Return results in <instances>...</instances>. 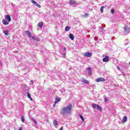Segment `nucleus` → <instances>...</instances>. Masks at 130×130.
I'll return each instance as SVG.
<instances>
[{"mask_svg":"<svg viewBox=\"0 0 130 130\" xmlns=\"http://www.w3.org/2000/svg\"><path fill=\"white\" fill-rule=\"evenodd\" d=\"M111 12L112 14H114V9H111Z\"/></svg>","mask_w":130,"mask_h":130,"instance_id":"a878e982","label":"nucleus"},{"mask_svg":"<svg viewBox=\"0 0 130 130\" xmlns=\"http://www.w3.org/2000/svg\"><path fill=\"white\" fill-rule=\"evenodd\" d=\"M127 120V117H126V116H124L123 118V119H122V122H126V121Z\"/></svg>","mask_w":130,"mask_h":130,"instance_id":"2eb2a0df","label":"nucleus"},{"mask_svg":"<svg viewBox=\"0 0 130 130\" xmlns=\"http://www.w3.org/2000/svg\"><path fill=\"white\" fill-rule=\"evenodd\" d=\"M96 108L98 110H99V111H101V112L102 111V108H101L99 105H98Z\"/></svg>","mask_w":130,"mask_h":130,"instance_id":"4468645a","label":"nucleus"},{"mask_svg":"<svg viewBox=\"0 0 130 130\" xmlns=\"http://www.w3.org/2000/svg\"><path fill=\"white\" fill-rule=\"evenodd\" d=\"M31 37L34 40H37V41H38L39 40V39H38V38L36 37L35 36H31Z\"/></svg>","mask_w":130,"mask_h":130,"instance_id":"f3484780","label":"nucleus"},{"mask_svg":"<svg viewBox=\"0 0 130 130\" xmlns=\"http://www.w3.org/2000/svg\"><path fill=\"white\" fill-rule=\"evenodd\" d=\"M87 71L88 72V75H90V76H91V75H92V71L91 70V68H87Z\"/></svg>","mask_w":130,"mask_h":130,"instance_id":"f8f14e48","label":"nucleus"},{"mask_svg":"<svg viewBox=\"0 0 130 130\" xmlns=\"http://www.w3.org/2000/svg\"><path fill=\"white\" fill-rule=\"evenodd\" d=\"M104 9V6H102L101 8V13H103V10Z\"/></svg>","mask_w":130,"mask_h":130,"instance_id":"4be33fe9","label":"nucleus"},{"mask_svg":"<svg viewBox=\"0 0 130 130\" xmlns=\"http://www.w3.org/2000/svg\"><path fill=\"white\" fill-rule=\"evenodd\" d=\"M63 127H61V128H60L59 130H63Z\"/></svg>","mask_w":130,"mask_h":130,"instance_id":"cd10ccee","label":"nucleus"},{"mask_svg":"<svg viewBox=\"0 0 130 130\" xmlns=\"http://www.w3.org/2000/svg\"><path fill=\"white\" fill-rule=\"evenodd\" d=\"M27 95L28 98H29V99L30 100V101H33V99H32V98H31V94H30V93H29V92L27 93Z\"/></svg>","mask_w":130,"mask_h":130,"instance_id":"9b49d317","label":"nucleus"},{"mask_svg":"<svg viewBox=\"0 0 130 130\" xmlns=\"http://www.w3.org/2000/svg\"><path fill=\"white\" fill-rule=\"evenodd\" d=\"M55 104H55V102H54V107H55Z\"/></svg>","mask_w":130,"mask_h":130,"instance_id":"7c9ffc66","label":"nucleus"},{"mask_svg":"<svg viewBox=\"0 0 130 130\" xmlns=\"http://www.w3.org/2000/svg\"><path fill=\"white\" fill-rule=\"evenodd\" d=\"M21 120L23 122H24L25 121V119L24 118V116H21Z\"/></svg>","mask_w":130,"mask_h":130,"instance_id":"b1692460","label":"nucleus"},{"mask_svg":"<svg viewBox=\"0 0 130 130\" xmlns=\"http://www.w3.org/2000/svg\"><path fill=\"white\" fill-rule=\"evenodd\" d=\"M70 30H71V28H70V27L69 26H66L65 28V30L68 32V31H70Z\"/></svg>","mask_w":130,"mask_h":130,"instance_id":"aec40b11","label":"nucleus"},{"mask_svg":"<svg viewBox=\"0 0 130 130\" xmlns=\"http://www.w3.org/2000/svg\"><path fill=\"white\" fill-rule=\"evenodd\" d=\"M69 4L70 5H76V4H77V2H76V1L75 0H71L69 2Z\"/></svg>","mask_w":130,"mask_h":130,"instance_id":"0eeeda50","label":"nucleus"},{"mask_svg":"<svg viewBox=\"0 0 130 130\" xmlns=\"http://www.w3.org/2000/svg\"><path fill=\"white\" fill-rule=\"evenodd\" d=\"M53 124H54V125H57V124H58L57 121L54 120L53 121Z\"/></svg>","mask_w":130,"mask_h":130,"instance_id":"412c9836","label":"nucleus"},{"mask_svg":"<svg viewBox=\"0 0 130 130\" xmlns=\"http://www.w3.org/2000/svg\"><path fill=\"white\" fill-rule=\"evenodd\" d=\"M92 106L94 109H95V108H97V106H98V105H96L95 104H92Z\"/></svg>","mask_w":130,"mask_h":130,"instance_id":"a211bd4d","label":"nucleus"},{"mask_svg":"<svg viewBox=\"0 0 130 130\" xmlns=\"http://www.w3.org/2000/svg\"><path fill=\"white\" fill-rule=\"evenodd\" d=\"M124 30H125V31H127V30H126V27H124Z\"/></svg>","mask_w":130,"mask_h":130,"instance_id":"c756f323","label":"nucleus"},{"mask_svg":"<svg viewBox=\"0 0 130 130\" xmlns=\"http://www.w3.org/2000/svg\"><path fill=\"white\" fill-rule=\"evenodd\" d=\"M79 116L80 118L82 119V121H84V117H83V116H82V115H79Z\"/></svg>","mask_w":130,"mask_h":130,"instance_id":"5701e85b","label":"nucleus"},{"mask_svg":"<svg viewBox=\"0 0 130 130\" xmlns=\"http://www.w3.org/2000/svg\"><path fill=\"white\" fill-rule=\"evenodd\" d=\"M82 83H84V84H86L87 85H89V81L85 79L82 80Z\"/></svg>","mask_w":130,"mask_h":130,"instance_id":"9d476101","label":"nucleus"},{"mask_svg":"<svg viewBox=\"0 0 130 130\" xmlns=\"http://www.w3.org/2000/svg\"><path fill=\"white\" fill-rule=\"evenodd\" d=\"M19 130H22V128H20L19 129Z\"/></svg>","mask_w":130,"mask_h":130,"instance_id":"2f4dec72","label":"nucleus"},{"mask_svg":"<svg viewBox=\"0 0 130 130\" xmlns=\"http://www.w3.org/2000/svg\"><path fill=\"white\" fill-rule=\"evenodd\" d=\"M43 25V22H40L38 23V26L39 27V28H41L42 27V25Z\"/></svg>","mask_w":130,"mask_h":130,"instance_id":"dca6fc26","label":"nucleus"},{"mask_svg":"<svg viewBox=\"0 0 130 130\" xmlns=\"http://www.w3.org/2000/svg\"><path fill=\"white\" fill-rule=\"evenodd\" d=\"M5 19H3V23L4 25H9V22H11V16H10V15H7L5 16ZM6 20H7L8 21V22H7V21H6Z\"/></svg>","mask_w":130,"mask_h":130,"instance_id":"f03ea898","label":"nucleus"},{"mask_svg":"<svg viewBox=\"0 0 130 130\" xmlns=\"http://www.w3.org/2000/svg\"><path fill=\"white\" fill-rule=\"evenodd\" d=\"M117 69L118 70V71H120V68H119V67L117 66Z\"/></svg>","mask_w":130,"mask_h":130,"instance_id":"bb28decb","label":"nucleus"},{"mask_svg":"<svg viewBox=\"0 0 130 130\" xmlns=\"http://www.w3.org/2000/svg\"><path fill=\"white\" fill-rule=\"evenodd\" d=\"M72 110V104H69L68 106L62 109V111L63 115L64 114H70Z\"/></svg>","mask_w":130,"mask_h":130,"instance_id":"f257e3e1","label":"nucleus"},{"mask_svg":"<svg viewBox=\"0 0 130 130\" xmlns=\"http://www.w3.org/2000/svg\"><path fill=\"white\" fill-rule=\"evenodd\" d=\"M84 56H86V57H90L92 56V53H91L90 52H86V53H84Z\"/></svg>","mask_w":130,"mask_h":130,"instance_id":"423d86ee","label":"nucleus"},{"mask_svg":"<svg viewBox=\"0 0 130 130\" xmlns=\"http://www.w3.org/2000/svg\"><path fill=\"white\" fill-rule=\"evenodd\" d=\"M3 33L7 36V35L9 34V31L7 30H4Z\"/></svg>","mask_w":130,"mask_h":130,"instance_id":"6ab92c4d","label":"nucleus"},{"mask_svg":"<svg viewBox=\"0 0 130 130\" xmlns=\"http://www.w3.org/2000/svg\"><path fill=\"white\" fill-rule=\"evenodd\" d=\"M108 100H107V98H105V102H106V101H107Z\"/></svg>","mask_w":130,"mask_h":130,"instance_id":"c85d7f7f","label":"nucleus"},{"mask_svg":"<svg viewBox=\"0 0 130 130\" xmlns=\"http://www.w3.org/2000/svg\"><path fill=\"white\" fill-rule=\"evenodd\" d=\"M95 81L99 82H105V79L102 78V77H100L96 79H95Z\"/></svg>","mask_w":130,"mask_h":130,"instance_id":"7ed1b4c3","label":"nucleus"},{"mask_svg":"<svg viewBox=\"0 0 130 130\" xmlns=\"http://www.w3.org/2000/svg\"><path fill=\"white\" fill-rule=\"evenodd\" d=\"M103 61H104V62H108V61H109V57L106 55L103 58Z\"/></svg>","mask_w":130,"mask_h":130,"instance_id":"20e7f679","label":"nucleus"},{"mask_svg":"<svg viewBox=\"0 0 130 130\" xmlns=\"http://www.w3.org/2000/svg\"><path fill=\"white\" fill-rule=\"evenodd\" d=\"M32 120L34 122V123H35L36 124H37V121H36V120H35L34 118H32Z\"/></svg>","mask_w":130,"mask_h":130,"instance_id":"393cba45","label":"nucleus"},{"mask_svg":"<svg viewBox=\"0 0 130 130\" xmlns=\"http://www.w3.org/2000/svg\"><path fill=\"white\" fill-rule=\"evenodd\" d=\"M69 38L70 39H71V40H74L75 39V37H74V35H73V34H70L69 35Z\"/></svg>","mask_w":130,"mask_h":130,"instance_id":"6e6552de","label":"nucleus"},{"mask_svg":"<svg viewBox=\"0 0 130 130\" xmlns=\"http://www.w3.org/2000/svg\"><path fill=\"white\" fill-rule=\"evenodd\" d=\"M60 101V98L56 97L55 98V104L58 103Z\"/></svg>","mask_w":130,"mask_h":130,"instance_id":"1a4fd4ad","label":"nucleus"},{"mask_svg":"<svg viewBox=\"0 0 130 130\" xmlns=\"http://www.w3.org/2000/svg\"><path fill=\"white\" fill-rule=\"evenodd\" d=\"M128 29L130 30V27H129Z\"/></svg>","mask_w":130,"mask_h":130,"instance_id":"473e14b6","label":"nucleus"},{"mask_svg":"<svg viewBox=\"0 0 130 130\" xmlns=\"http://www.w3.org/2000/svg\"><path fill=\"white\" fill-rule=\"evenodd\" d=\"M26 35H27V36H28V37H31V32H30V31L27 30L25 31Z\"/></svg>","mask_w":130,"mask_h":130,"instance_id":"ddd939ff","label":"nucleus"},{"mask_svg":"<svg viewBox=\"0 0 130 130\" xmlns=\"http://www.w3.org/2000/svg\"><path fill=\"white\" fill-rule=\"evenodd\" d=\"M31 3L36 6V7H38V8H41V6H40V5H39L38 3L36 2L35 1L32 0Z\"/></svg>","mask_w":130,"mask_h":130,"instance_id":"39448f33","label":"nucleus"}]
</instances>
